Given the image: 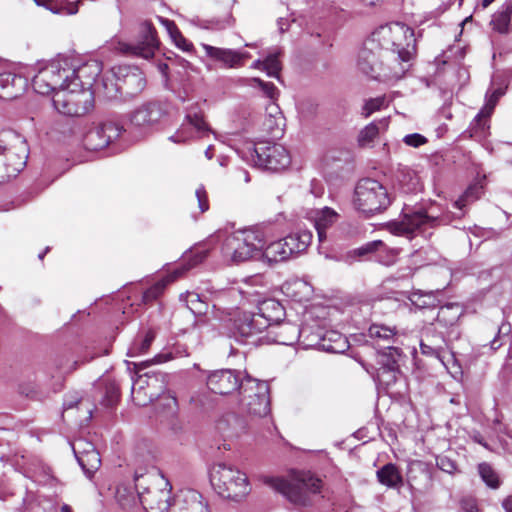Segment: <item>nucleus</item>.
I'll list each match as a JSON object with an SVG mask.
<instances>
[{
    "mask_svg": "<svg viewBox=\"0 0 512 512\" xmlns=\"http://www.w3.org/2000/svg\"><path fill=\"white\" fill-rule=\"evenodd\" d=\"M384 247V243L380 240L371 241L355 250V253L359 256H364L373 252L378 251Z\"/></svg>",
    "mask_w": 512,
    "mask_h": 512,
    "instance_id": "obj_53",
    "label": "nucleus"
},
{
    "mask_svg": "<svg viewBox=\"0 0 512 512\" xmlns=\"http://www.w3.org/2000/svg\"><path fill=\"white\" fill-rule=\"evenodd\" d=\"M248 82L249 85H257L270 99H276L279 95V90L272 82H265L257 77L249 79Z\"/></svg>",
    "mask_w": 512,
    "mask_h": 512,
    "instance_id": "obj_48",
    "label": "nucleus"
},
{
    "mask_svg": "<svg viewBox=\"0 0 512 512\" xmlns=\"http://www.w3.org/2000/svg\"><path fill=\"white\" fill-rule=\"evenodd\" d=\"M120 85L122 86L121 95L133 97L145 88L146 80L141 71L133 69L124 75Z\"/></svg>",
    "mask_w": 512,
    "mask_h": 512,
    "instance_id": "obj_32",
    "label": "nucleus"
},
{
    "mask_svg": "<svg viewBox=\"0 0 512 512\" xmlns=\"http://www.w3.org/2000/svg\"><path fill=\"white\" fill-rule=\"evenodd\" d=\"M196 197L198 200V206L200 211L203 213L209 209L208 196L203 186L196 189Z\"/></svg>",
    "mask_w": 512,
    "mask_h": 512,
    "instance_id": "obj_57",
    "label": "nucleus"
},
{
    "mask_svg": "<svg viewBox=\"0 0 512 512\" xmlns=\"http://www.w3.org/2000/svg\"><path fill=\"white\" fill-rule=\"evenodd\" d=\"M378 481L388 488H400L403 478L398 467L392 463L385 464L377 473Z\"/></svg>",
    "mask_w": 512,
    "mask_h": 512,
    "instance_id": "obj_36",
    "label": "nucleus"
},
{
    "mask_svg": "<svg viewBox=\"0 0 512 512\" xmlns=\"http://www.w3.org/2000/svg\"><path fill=\"white\" fill-rule=\"evenodd\" d=\"M478 472L481 479L491 488H498L500 485L499 476L492 466L486 462L478 465Z\"/></svg>",
    "mask_w": 512,
    "mask_h": 512,
    "instance_id": "obj_47",
    "label": "nucleus"
},
{
    "mask_svg": "<svg viewBox=\"0 0 512 512\" xmlns=\"http://www.w3.org/2000/svg\"><path fill=\"white\" fill-rule=\"evenodd\" d=\"M260 256L266 259L269 263H277L288 260L291 254L287 248L284 238L278 241L271 242L261 251Z\"/></svg>",
    "mask_w": 512,
    "mask_h": 512,
    "instance_id": "obj_34",
    "label": "nucleus"
},
{
    "mask_svg": "<svg viewBox=\"0 0 512 512\" xmlns=\"http://www.w3.org/2000/svg\"><path fill=\"white\" fill-rule=\"evenodd\" d=\"M88 446L89 448L83 451H79L74 447V453L86 476L92 478L101 466V458L99 452L91 444H88Z\"/></svg>",
    "mask_w": 512,
    "mask_h": 512,
    "instance_id": "obj_29",
    "label": "nucleus"
},
{
    "mask_svg": "<svg viewBox=\"0 0 512 512\" xmlns=\"http://www.w3.org/2000/svg\"><path fill=\"white\" fill-rule=\"evenodd\" d=\"M420 348H421V352L423 354H427V355L434 354V353L437 354V352L431 346L426 345L424 343L420 344Z\"/></svg>",
    "mask_w": 512,
    "mask_h": 512,
    "instance_id": "obj_64",
    "label": "nucleus"
},
{
    "mask_svg": "<svg viewBox=\"0 0 512 512\" xmlns=\"http://www.w3.org/2000/svg\"><path fill=\"white\" fill-rule=\"evenodd\" d=\"M158 19L165 26L170 37L173 39L177 47H179L183 51H190L193 48L192 43L183 37V35L181 34V32L179 31V29L177 28L176 24L173 21L162 17H158Z\"/></svg>",
    "mask_w": 512,
    "mask_h": 512,
    "instance_id": "obj_43",
    "label": "nucleus"
},
{
    "mask_svg": "<svg viewBox=\"0 0 512 512\" xmlns=\"http://www.w3.org/2000/svg\"><path fill=\"white\" fill-rule=\"evenodd\" d=\"M26 86L25 78L11 72L0 73V99H15L25 91Z\"/></svg>",
    "mask_w": 512,
    "mask_h": 512,
    "instance_id": "obj_25",
    "label": "nucleus"
},
{
    "mask_svg": "<svg viewBox=\"0 0 512 512\" xmlns=\"http://www.w3.org/2000/svg\"><path fill=\"white\" fill-rule=\"evenodd\" d=\"M172 512H210L208 502L196 490L183 489L175 496Z\"/></svg>",
    "mask_w": 512,
    "mask_h": 512,
    "instance_id": "obj_19",
    "label": "nucleus"
},
{
    "mask_svg": "<svg viewBox=\"0 0 512 512\" xmlns=\"http://www.w3.org/2000/svg\"><path fill=\"white\" fill-rule=\"evenodd\" d=\"M384 103V97L368 99L362 108V115L368 118L372 113L379 111L384 106Z\"/></svg>",
    "mask_w": 512,
    "mask_h": 512,
    "instance_id": "obj_50",
    "label": "nucleus"
},
{
    "mask_svg": "<svg viewBox=\"0 0 512 512\" xmlns=\"http://www.w3.org/2000/svg\"><path fill=\"white\" fill-rule=\"evenodd\" d=\"M437 218L429 215L422 208L407 209L403 212L402 219L390 223V230L397 235L413 238L424 233L435 225Z\"/></svg>",
    "mask_w": 512,
    "mask_h": 512,
    "instance_id": "obj_11",
    "label": "nucleus"
},
{
    "mask_svg": "<svg viewBox=\"0 0 512 512\" xmlns=\"http://www.w3.org/2000/svg\"><path fill=\"white\" fill-rule=\"evenodd\" d=\"M159 46L156 29L149 21H143L139 27L137 44L119 43L118 49L125 54H132L145 59L152 58Z\"/></svg>",
    "mask_w": 512,
    "mask_h": 512,
    "instance_id": "obj_12",
    "label": "nucleus"
},
{
    "mask_svg": "<svg viewBox=\"0 0 512 512\" xmlns=\"http://www.w3.org/2000/svg\"><path fill=\"white\" fill-rule=\"evenodd\" d=\"M141 388L142 387H140L139 390L136 391V389H135V387L133 385L132 386V397H133V399H134V401L136 402L137 405L144 406V405H146V401L145 400H141L139 398V394H140Z\"/></svg>",
    "mask_w": 512,
    "mask_h": 512,
    "instance_id": "obj_61",
    "label": "nucleus"
},
{
    "mask_svg": "<svg viewBox=\"0 0 512 512\" xmlns=\"http://www.w3.org/2000/svg\"><path fill=\"white\" fill-rule=\"evenodd\" d=\"M254 151L256 154L255 163L269 171L284 170L291 163L288 151L280 144H263L256 146Z\"/></svg>",
    "mask_w": 512,
    "mask_h": 512,
    "instance_id": "obj_13",
    "label": "nucleus"
},
{
    "mask_svg": "<svg viewBox=\"0 0 512 512\" xmlns=\"http://www.w3.org/2000/svg\"><path fill=\"white\" fill-rule=\"evenodd\" d=\"M135 489L138 499L145 510L149 512H168L172 508L170 502L171 485L161 475H149L145 477L142 469H137L134 474Z\"/></svg>",
    "mask_w": 512,
    "mask_h": 512,
    "instance_id": "obj_2",
    "label": "nucleus"
},
{
    "mask_svg": "<svg viewBox=\"0 0 512 512\" xmlns=\"http://www.w3.org/2000/svg\"><path fill=\"white\" fill-rule=\"evenodd\" d=\"M163 116L164 110L159 103L147 102L132 112L130 122L134 127L146 130L157 125Z\"/></svg>",
    "mask_w": 512,
    "mask_h": 512,
    "instance_id": "obj_21",
    "label": "nucleus"
},
{
    "mask_svg": "<svg viewBox=\"0 0 512 512\" xmlns=\"http://www.w3.org/2000/svg\"><path fill=\"white\" fill-rule=\"evenodd\" d=\"M203 49L208 57L221 63L225 68H239L244 65L246 59L250 58L248 52L219 48L208 44H203Z\"/></svg>",
    "mask_w": 512,
    "mask_h": 512,
    "instance_id": "obj_22",
    "label": "nucleus"
},
{
    "mask_svg": "<svg viewBox=\"0 0 512 512\" xmlns=\"http://www.w3.org/2000/svg\"><path fill=\"white\" fill-rule=\"evenodd\" d=\"M210 482L219 496L234 501L243 499L251 491L247 475L237 467L224 462L215 463L211 467Z\"/></svg>",
    "mask_w": 512,
    "mask_h": 512,
    "instance_id": "obj_4",
    "label": "nucleus"
},
{
    "mask_svg": "<svg viewBox=\"0 0 512 512\" xmlns=\"http://www.w3.org/2000/svg\"><path fill=\"white\" fill-rule=\"evenodd\" d=\"M391 204L387 188L371 178L361 179L354 191L353 205L356 210L372 216L386 210Z\"/></svg>",
    "mask_w": 512,
    "mask_h": 512,
    "instance_id": "obj_9",
    "label": "nucleus"
},
{
    "mask_svg": "<svg viewBox=\"0 0 512 512\" xmlns=\"http://www.w3.org/2000/svg\"><path fill=\"white\" fill-rule=\"evenodd\" d=\"M164 361H166V357L165 356L157 355L153 359H150V360H147V361H142V362H139V363H133V365H134V369L136 370V372H139L142 369L150 366L151 364L161 363V362H164Z\"/></svg>",
    "mask_w": 512,
    "mask_h": 512,
    "instance_id": "obj_59",
    "label": "nucleus"
},
{
    "mask_svg": "<svg viewBox=\"0 0 512 512\" xmlns=\"http://www.w3.org/2000/svg\"><path fill=\"white\" fill-rule=\"evenodd\" d=\"M39 6H44L54 14H67L73 15L78 12L76 3H69L67 5H60L55 0H34Z\"/></svg>",
    "mask_w": 512,
    "mask_h": 512,
    "instance_id": "obj_45",
    "label": "nucleus"
},
{
    "mask_svg": "<svg viewBox=\"0 0 512 512\" xmlns=\"http://www.w3.org/2000/svg\"><path fill=\"white\" fill-rule=\"evenodd\" d=\"M281 55V51L276 49L273 52L269 53L264 61V71L269 77H274L279 79V73L282 69L281 62L279 60V56Z\"/></svg>",
    "mask_w": 512,
    "mask_h": 512,
    "instance_id": "obj_46",
    "label": "nucleus"
},
{
    "mask_svg": "<svg viewBox=\"0 0 512 512\" xmlns=\"http://www.w3.org/2000/svg\"><path fill=\"white\" fill-rule=\"evenodd\" d=\"M206 256L207 252L205 251L195 253L188 264H183L177 267L176 269L173 270V272L166 275L163 279H161L153 286H151L149 289H147L143 294V301L147 303L156 299L163 292L164 288L168 284L182 277L186 273V271L201 263L206 258Z\"/></svg>",
    "mask_w": 512,
    "mask_h": 512,
    "instance_id": "obj_18",
    "label": "nucleus"
},
{
    "mask_svg": "<svg viewBox=\"0 0 512 512\" xmlns=\"http://www.w3.org/2000/svg\"><path fill=\"white\" fill-rule=\"evenodd\" d=\"M188 126L193 127L197 132L207 130V125L201 114L188 112L181 128L174 135L170 136L169 139L174 143H184L192 138L194 135L193 132L188 129Z\"/></svg>",
    "mask_w": 512,
    "mask_h": 512,
    "instance_id": "obj_27",
    "label": "nucleus"
},
{
    "mask_svg": "<svg viewBox=\"0 0 512 512\" xmlns=\"http://www.w3.org/2000/svg\"><path fill=\"white\" fill-rule=\"evenodd\" d=\"M385 348L388 350V352H383L381 354V370L383 373L387 372L391 374L392 378H395V373L398 368L397 357L400 356V350L390 345H387Z\"/></svg>",
    "mask_w": 512,
    "mask_h": 512,
    "instance_id": "obj_42",
    "label": "nucleus"
},
{
    "mask_svg": "<svg viewBox=\"0 0 512 512\" xmlns=\"http://www.w3.org/2000/svg\"><path fill=\"white\" fill-rule=\"evenodd\" d=\"M92 92L93 94L98 93L108 100L115 99L118 97V94L122 93L120 79H116V75L114 73L105 74L101 78H98Z\"/></svg>",
    "mask_w": 512,
    "mask_h": 512,
    "instance_id": "obj_30",
    "label": "nucleus"
},
{
    "mask_svg": "<svg viewBox=\"0 0 512 512\" xmlns=\"http://www.w3.org/2000/svg\"><path fill=\"white\" fill-rule=\"evenodd\" d=\"M368 334L370 338L378 342L383 341L389 344L393 341L396 335V330L395 328L389 326L372 324L368 329Z\"/></svg>",
    "mask_w": 512,
    "mask_h": 512,
    "instance_id": "obj_44",
    "label": "nucleus"
},
{
    "mask_svg": "<svg viewBox=\"0 0 512 512\" xmlns=\"http://www.w3.org/2000/svg\"><path fill=\"white\" fill-rule=\"evenodd\" d=\"M308 217L314 223L319 242H323L327 237L326 231L338 221L339 214L330 207H323L310 211Z\"/></svg>",
    "mask_w": 512,
    "mask_h": 512,
    "instance_id": "obj_24",
    "label": "nucleus"
},
{
    "mask_svg": "<svg viewBox=\"0 0 512 512\" xmlns=\"http://www.w3.org/2000/svg\"><path fill=\"white\" fill-rule=\"evenodd\" d=\"M411 301L420 308H427L435 306V299L432 294H418L414 293L411 297Z\"/></svg>",
    "mask_w": 512,
    "mask_h": 512,
    "instance_id": "obj_51",
    "label": "nucleus"
},
{
    "mask_svg": "<svg viewBox=\"0 0 512 512\" xmlns=\"http://www.w3.org/2000/svg\"><path fill=\"white\" fill-rule=\"evenodd\" d=\"M266 483L291 503L302 506L307 505L310 495L319 493L322 487V481L310 472H299L292 480L269 478Z\"/></svg>",
    "mask_w": 512,
    "mask_h": 512,
    "instance_id": "obj_7",
    "label": "nucleus"
},
{
    "mask_svg": "<svg viewBox=\"0 0 512 512\" xmlns=\"http://www.w3.org/2000/svg\"><path fill=\"white\" fill-rule=\"evenodd\" d=\"M269 322L258 315L257 312L243 311L234 319L235 334L241 341L246 342L250 338L268 329Z\"/></svg>",
    "mask_w": 512,
    "mask_h": 512,
    "instance_id": "obj_17",
    "label": "nucleus"
},
{
    "mask_svg": "<svg viewBox=\"0 0 512 512\" xmlns=\"http://www.w3.org/2000/svg\"><path fill=\"white\" fill-rule=\"evenodd\" d=\"M416 53L414 30L402 22L381 25L364 42L357 66L367 76L399 80L409 70Z\"/></svg>",
    "mask_w": 512,
    "mask_h": 512,
    "instance_id": "obj_1",
    "label": "nucleus"
},
{
    "mask_svg": "<svg viewBox=\"0 0 512 512\" xmlns=\"http://www.w3.org/2000/svg\"><path fill=\"white\" fill-rule=\"evenodd\" d=\"M481 189L482 187L478 184L470 185L454 202L453 207L459 211L453 214L455 218H461L465 215L467 207L480 197Z\"/></svg>",
    "mask_w": 512,
    "mask_h": 512,
    "instance_id": "obj_37",
    "label": "nucleus"
},
{
    "mask_svg": "<svg viewBox=\"0 0 512 512\" xmlns=\"http://www.w3.org/2000/svg\"><path fill=\"white\" fill-rule=\"evenodd\" d=\"M217 427L222 435L228 439L239 438L247 431L246 421L234 413L224 416L218 422Z\"/></svg>",
    "mask_w": 512,
    "mask_h": 512,
    "instance_id": "obj_28",
    "label": "nucleus"
},
{
    "mask_svg": "<svg viewBox=\"0 0 512 512\" xmlns=\"http://www.w3.org/2000/svg\"><path fill=\"white\" fill-rule=\"evenodd\" d=\"M247 289L238 290V294L242 296L246 302L256 304L258 308V315L265 318L269 322V327L275 322H279L285 315L284 308L280 302L274 299H261L260 294L253 290L250 286L246 285Z\"/></svg>",
    "mask_w": 512,
    "mask_h": 512,
    "instance_id": "obj_14",
    "label": "nucleus"
},
{
    "mask_svg": "<svg viewBox=\"0 0 512 512\" xmlns=\"http://www.w3.org/2000/svg\"><path fill=\"white\" fill-rule=\"evenodd\" d=\"M73 64L68 58H57L45 64H39L37 73L32 79L36 93L41 95L55 94L66 87L74 75Z\"/></svg>",
    "mask_w": 512,
    "mask_h": 512,
    "instance_id": "obj_5",
    "label": "nucleus"
},
{
    "mask_svg": "<svg viewBox=\"0 0 512 512\" xmlns=\"http://www.w3.org/2000/svg\"><path fill=\"white\" fill-rule=\"evenodd\" d=\"M299 336H301L300 328L289 322H275L267 329L268 340L282 345H292Z\"/></svg>",
    "mask_w": 512,
    "mask_h": 512,
    "instance_id": "obj_23",
    "label": "nucleus"
},
{
    "mask_svg": "<svg viewBox=\"0 0 512 512\" xmlns=\"http://www.w3.org/2000/svg\"><path fill=\"white\" fill-rule=\"evenodd\" d=\"M188 308L194 314H205L207 310V304L203 302L197 293H189L187 297Z\"/></svg>",
    "mask_w": 512,
    "mask_h": 512,
    "instance_id": "obj_49",
    "label": "nucleus"
},
{
    "mask_svg": "<svg viewBox=\"0 0 512 512\" xmlns=\"http://www.w3.org/2000/svg\"><path fill=\"white\" fill-rule=\"evenodd\" d=\"M510 330H511V327L509 324H502L499 327L498 335L490 343V347L492 350L495 351L502 346L503 342L501 341V339L507 337Z\"/></svg>",
    "mask_w": 512,
    "mask_h": 512,
    "instance_id": "obj_54",
    "label": "nucleus"
},
{
    "mask_svg": "<svg viewBox=\"0 0 512 512\" xmlns=\"http://www.w3.org/2000/svg\"><path fill=\"white\" fill-rule=\"evenodd\" d=\"M123 127L115 122H104L100 126L91 129L84 137V146L87 150L97 151L104 149L111 142L120 137Z\"/></svg>",
    "mask_w": 512,
    "mask_h": 512,
    "instance_id": "obj_16",
    "label": "nucleus"
},
{
    "mask_svg": "<svg viewBox=\"0 0 512 512\" xmlns=\"http://www.w3.org/2000/svg\"><path fill=\"white\" fill-rule=\"evenodd\" d=\"M312 237L311 231L308 230H301L286 236L284 240L291 256L304 252L311 244Z\"/></svg>",
    "mask_w": 512,
    "mask_h": 512,
    "instance_id": "obj_35",
    "label": "nucleus"
},
{
    "mask_svg": "<svg viewBox=\"0 0 512 512\" xmlns=\"http://www.w3.org/2000/svg\"><path fill=\"white\" fill-rule=\"evenodd\" d=\"M349 348L347 338L338 331L324 330L320 350L329 353H344Z\"/></svg>",
    "mask_w": 512,
    "mask_h": 512,
    "instance_id": "obj_31",
    "label": "nucleus"
},
{
    "mask_svg": "<svg viewBox=\"0 0 512 512\" xmlns=\"http://www.w3.org/2000/svg\"><path fill=\"white\" fill-rule=\"evenodd\" d=\"M301 336L299 339H302L303 344L306 347H314L320 350V344L322 343L324 329L321 327H314L308 324L303 325L300 328Z\"/></svg>",
    "mask_w": 512,
    "mask_h": 512,
    "instance_id": "obj_40",
    "label": "nucleus"
},
{
    "mask_svg": "<svg viewBox=\"0 0 512 512\" xmlns=\"http://www.w3.org/2000/svg\"><path fill=\"white\" fill-rule=\"evenodd\" d=\"M449 309L450 314L453 312L458 318H460L464 313L463 307L457 303H450Z\"/></svg>",
    "mask_w": 512,
    "mask_h": 512,
    "instance_id": "obj_60",
    "label": "nucleus"
},
{
    "mask_svg": "<svg viewBox=\"0 0 512 512\" xmlns=\"http://www.w3.org/2000/svg\"><path fill=\"white\" fill-rule=\"evenodd\" d=\"M512 16V2L506 1L498 11L492 15L490 25L492 29L500 34H507L510 30Z\"/></svg>",
    "mask_w": 512,
    "mask_h": 512,
    "instance_id": "obj_33",
    "label": "nucleus"
},
{
    "mask_svg": "<svg viewBox=\"0 0 512 512\" xmlns=\"http://www.w3.org/2000/svg\"><path fill=\"white\" fill-rule=\"evenodd\" d=\"M380 126L385 127L384 120L373 121L360 130L357 136V143L360 147H371L374 140L378 137Z\"/></svg>",
    "mask_w": 512,
    "mask_h": 512,
    "instance_id": "obj_39",
    "label": "nucleus"
},
{
    "mask_svg": "<svg viewBox=\"0 0 512 512\" xmlns=\"http://www.w3.org/2000/svg\"><path fill=\"white\" fill-rule=\"evenodd\" d=\"M155 339V333L152 330L138 335L128 349V356L136 357L146 353Z\"/></svg>",
    "mask_w": 512,
    "mask_h": 512,
    "instance_id": "obj_41",
    "label": "nucleus"
},
{
    "mask_svg": "<svg viewBox=\"0 0 512 512\" xmlns=\"http://www.w3.org/2000/svg\"><path fill=\"white\" fill-rule=\"evenodd\" d=\"M502 506L505 512H512V496H508L503 500Z\"/></svg>",
    "mask_w": 512,
    "mask_h": 512,
    "instance_id": "obj_63",
    "label": "nucleus"
},
{
    "mask_svg": "<svg viewBox=\"0 0 512 512\" xmlns=\"http://www.w3.org/2000/svg\"><path fill=\"white\" fill-rule=\"evenodd\" d=\"M54 108L61 114L79 117L88 113L93 107V92L80 82H68L66 87L58 90L52 98Z\"/></svg>",
    "mask_w": 512,
    "mask_h": 512,
    "instance_id": "obj_8",
    "label": "nucleus"
},
{
    "mask_svg": "<svg viewBox=\"0 0 512 512\" xmlns=\"http://www.w3.org/2000/svg\"><path fill=\"white\" fill-rule=\"evenodd\" d=\"M245 382V377L241 371L233 369H220L211 372L207 377V386L215 394L227 395L237 389L241 391V386Z\"/></svg>",
    "mask_w": 512,
    "mask_h": 512,
    "instance_id": "obj_15",
    "label": "nucleus"
},
{
    "mask_svg": "<svg viewBox=\"0 0 512 512\" xmlns=\"http://www.w3.org/2000/svg\"><path fill=\"white\" fill-rule=\"evenodd\" d=\"M460 509L462 512H478L476 499L471 496L463 497L460 501Z\"/></svg>",
    "mask_w": 512,
    "mask_h": 512,
    "instance_id": "obj_56",
    "label": "nucleus"
},
{
    "mask_svg": "<svg viewBox=\"0 0 512 512\" xmlns=\"http://www.w3.org/2000/svg\"><path fill=\"white\" fill-rule=\"evenodd\" d=\"M455 77L459 88H462L469 82L470 74L466 67H459L455 72Z\"/></svg>",
    "mask_w": 512,
    "mask_h": 512,
    "instance_id": "obj_58",
    "label": "nucleus"
},
{
    "mask_svg": "<svg viewBox=\"0 0 512 512\" xmlns=\"http://www.w3.org/2000/svg\"><path fill=\"white\" fill-rule=\"evenodd\" d=\"M240 405L244 412L254 417H265L270 412L269 385L265 381L245 376L240 391Z\"/></svg>",
    "mask_w": 512,
    "mask_h": 512,
    "instance_id": "obj_10",
    "label": "nucleus"
},
{
    "mask_svg": "<svg viewBox=\"0 0 512 512\" xmlns=\"http://www.w3.org/2000/svg\"><path fill=\"white\" fill-rule=\"evenodd\" d=\"M264 245L263 232L257 229H245L226 237L222 245V253L226 259L241 263L260 256Z\"/></svg>",
    "mask_w": 512,
    "mask_h": 512,
    "instance_id": "obj_6",
    "label": "nucleus"
},
{
    "mask_svg": "<svg viewBox=\"0 0 512 512\" xmlns=\"http://www.w3.org/2000/svg\"><path fill=\"white\" fill-rule=\"evenodd\" d=\"M398 182L400 189L404 193H417L422 189L421 180L417 172L407 167L400 170Z\"/></svg>",
    "mask_w": 512,
    "mask_h": 512,
    "instance_id": "obj_38",
    "label": "nucleus"
},
{
    "mask_svg": "<svg viewBox=\"0 0 512 512\" xmlns=\"http://www.w3.org/2000/svg\"><path fill=\"white\" fill-rule=\"evenodd\" d=\"M234 22V19L232 18L231 15H229L225 20L221 21V22H217V27L219 29H224L228 26H231Z\"/></svg>",
    "mask_w": 512,
    "mask_h": 512,
    "instance_id": "obj_62",
    "label": "nucleus"
},
{
    "mask_svg": "<svg viewBox=\"0 0 512 512\" xmlns=\"http://www.w3.org/2000/svg\"><path fill=\"white\" fill-rule=\"evenodd\" d=\"M427 138L419 133H412L404 136L403 142L410 147H420L427 143Z\"/></svg>",
    "mask_w": 512,
    "mask_h": 512,
    "instance_id": "obj_55",
    "label": "nucleus"
},
{
    "mask_svg": "<svg viewBox=\"0 0 512 512\" xmlns=\"http://www.w3.org/2000/svg\"><path fill=\"white\" fill-rule=\"evenodd\" d=\"M73 71L75 73L69 82H80L86 89L92 90L101 74L102 66L100 62L93 60L78 67L73 65Z\"/></svg>",
    "mask_w": 512,
    "mask_h": 512,
    "instance_id": "obj_26",
    "label": "nucleus"
},
{
    "mask_svg": "<svg viewBox=\"0 0 512 512\" xmlns=\"http://www.w3.org/2000/svg\"><path fill=\"white\" fill-rule=\"evenodd\" d=\"M505 93L504 89L499 87L487 94V100L484 107L474 118L471 124V136L476 138H483L489 130V118L496 106L498 99Z\"/></svg>",
    "mask_w": 512,
    "mask_h": 512,
    "instance_id": "obj_20",
    "label": "nucleus"
},
{
    "mask_svg": "<svg viewBox=\"0 0 512 512\" xmlns=\"http://www.w3.org/2000/svg\"><path fill=\"white\" fill-rule=\"evenodd\" d=\"M464 375L463 366L460 358L452 353V362L450 363V376L457 381H462Z\"/></svg>",
    "mask_w": 512,
    "mask_h": 512,
    "instance_id": "obj_52",
    "label": "nucleus"
},
{
    "mask_svg": "<svg viewBox=\"0 0 512 512\" xmlns=\"http://www.w3.org/2000/svg\"><path fill=\"white\" fill-rule=\"evenodd\" d=\"M28 146L25 138L14 130L0 132V184L15 178L25 167Z\"/></svg>",
    "mask_w": 512,
    "mask_h": 512,
    "instance_id": "obj_3",
    "label": "nucleus"
}]
</instances>
